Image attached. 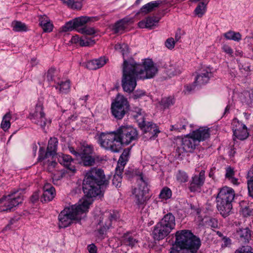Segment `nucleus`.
I'll return each instance as SVG.
<instances>
[{"label":"nucleus","mask_w":253,"mask_h":253,"mask_svg":"<svg viewBox=\"0 0 253 253\" xmlns=\"http://www.w3.org/2000/svg\"><path fill=\"white\" fill-rule=\"evenodd\" d=\"M109 179L101 169L96 168L90 169L86 173L83 182V190L88 198L95 197L101 194V186H107Z\"/></svg>","instance_id":"2"},{"label":"nucleus","mask_w":253,"mask_h":253,"mask_svg":"<svg viewBox=\"0 0 253 253\" xmlns=\"http://www.w3.org/2000/svg\"><path fill=\"white\" fill-rule=\"evenodd\" d=\"M29 118L33 123L40 126L42 129H44L45 126L50 123V121L45 117L43 107L41 104H37L34 113L30 114Z\"/></svg>","instance_id":"13"},{"label":"nucleus","mask_w":253,"mask_h":253,"mask_svg":"<svg viewBox=\"0 0 253 253\" xmlns=\"http://www.w3.org/2000/svg\"><path fill=\"white\" fill-rule=\"evenodd\" d=\"M123 241L125 245L133 247L137 243V240L128 233H126L123 236Z\"/></svg>","instance_id":"33"},{"label":"nucleus","mask_w":253,"mask_h":253,"mask_svg":"<svg viewBox=\"0 0 253 253\" xmlns=\"http://www.w3.org/2000/svg\"><path fill=\"white\" fill-rule=\"evenodd\" d=\"M181 142V148L185 152H192L199 143L192 134L185 136Z\"/></svg>","instance_id":"16"},{"label":"nucleus","mask_w":253,"mask_h":253,"mask_svg":"<svg viewBox=\"0 0 253 253\" xmlns=\"http://www.w3.org/2000/svg\"><path fill=\"white\" fill-rule=\"evenodd\" d=\"M63 177V175L61 173L58 172L56 174H53L52 178L54 184H55L58 180L61 179Z\"/></svg>","instance_id":"56"},{"label":"nucleus","mask_w":253,"mask_h":253,"mask_svg":"<svg viewBox=\"0 0 253 253\" xmlns=\"http://www.w3.org/2000/svg\"><path fill=\"white\" fill-rule=\"evenodd\" d=\"M185 125H183L181 126V125L179 126L178 124H176L174 125H172L170 126V130L171 131L173 130H180L181 129L185 128Z\"/></svg>","instance_id":"57"},{"label":"nucleus","mask_w":253,"mask_h":253,"mask_svg":"<svg viewBox=\"0 0 253 253\" xmlns=\"http://www.w3.org/2000/svg\"><path fill=\"white\" fill-rule=\"evenodd\" d=\"M57 165L56 162L54 160H52L51 161H48V170L49 171H52V169L55 167L56 165Z\"/></svg>","instance_id":"61"},{"label":"nucleus","mask_w":253,"mask_h":253,"mask_svg":"<svg viewBox=\"0 0 253 253\" xmlns=\"http://www.w3.org/2000/svg\"><path fill=\"white\" fill-rule=\"evenodd\" d=\"M98 20L97 17L81 16L76 18L72 20L67 22L62 27L60 32H66L71 31L79 27L84 25L87 22H92Z\"/></svg>","instance_id":"11"},{"label":"nucleus","mask_w":253,"mask_h":253,"mask_svg":"<svg viewBox=\"0 0 253 253\" xmlns=\"http://www.w3.org/2000/svg\"><path fill=\"white\" fill-rule=\"evenodd\" d=\"M244 204V202H242L241 203L243 215L244 217L253 215V209L251 206H245V207H243V205Z\"/></svg>","instance_id":"43"},{"label":"nucleus","mask_w":253,"mask_h":253,"mask_svg":"<svg viewBox=\"0 0 253 253\" xmlns=\"http://www.w3.org/2000/svg\"><path fill=\"white\" fill-rule=\"evenodd\" d=\"M13 30L16 32L26 31L27 30L26 25L21 22L15 21L13 23Z\"/></svg>","instance_id":"44"},{"label":"nucleus","mask_w":253,"mask_h":253,"mask_svg":"<svg viewBox=\"0 0 253 253\" xmlns=\"http://www.w3.org/2000/svg\"><path fill=\"white\" fill-rule=\"evenodd\" d=\"M55 69L53 68H50L47 72L46 76L47 78V80L48 82H51L53 81V77L55 74Z\"/></svg>","instance_id":"53"},{"label":"nucleus","mask_w":253,"mask_h":253,"mask_svg":"<svg viewBox=\"0 0 253 253\" xmlns=\"http://www.w3.org/2000/svg\"><path fill=\"white\" fill-rule=\"evenodd\" d=\"M57 144L58 140L56 138H51L48 141V146L47 147V151L45 154H43V148L41 147L40 148L39 160L42 161L44 159L48 158L49 156H51L52 159H53L54 155L56 154Z\"/></svg>","instance_id":"14"},{"label":"nucleus","mask_w":253,"mask_h":253,"mask_svg":"<svg viewBox=\"0 0 253 253\" xmlns=\"http://www.w3.org/2000/svg\"><path fill=\"white\" fill-rule=\"evenodd\" d=\"M58 161L61 165L64 166L69 171H75V167L72 164L73 159L70 156L62 154L59 156Z\"/></svg>","instance_id":"24"},{"label":"nucleus","mask_w":253,"mask_h":253,"mask_svg":"<svg viewBox=\"0 0 253 253\" xmlns=\"http://www.w3.org/2000/svg\"><path fill=\"white\" fill-rule=\"evenodd\" d=\"M236 235L243 243H248L251 238V232L248 228H240L236 231Z\"/></svg>","instance_id":"27"},{"label":"nucleus","mask_w":253,"mask_h":253,"mask_svg":"<svg viewBox=\"0 0 253 253\" xmlns=\"http://www.w3.org/2000/svg\"><path fill=\"white\" fill-rule=\"evenodd\" d=\"M208 225L213 228H217L218 227V221L216 219L211 218L208 221Z\"/></svg>","instance_id":"54"},{"label":"nucleus","mask_w":253,"mask_h":253,"mask_svg":"<svg viewBox=\"0 0 253 253\" xmlns=\"http://www.w3.org/2000/svg\"><path fill=\"white\" fill-rule=\"evenodd\" d=\"M232 129L234 135L240 140L246 139L249 135L247 128L245 125L240 124L236 119L233 120Z\"/></svg>","instance_id":"15"},{"label":"nucleus","mask_w":253,"mask_h":253,"mask_svg":"<svg viewBox=\"0 0 253 253\" xmlns=\"http://www.w3.org/2000/svg\"><path fill=\"white\" fill-rule=\"evenodd\" d=\"M192 134L199 143L201 141H204L210 136L209 129L206 127H200L194 131Z\"/></svg>","instance_id":"26"},{"label":"nucleus","mask_w":253,"mask_h":253,"mask_svg":"<svg viewBox=\"0 0 253 253\" xmlns=\"http://www.w3.org/2000/svg\"><path fill=\"white\" fill-rule=\"evenodd\" d=\"M50 21L49 18L45 15H41L39 17L40 25H41L43 23H46Z\"/></svg>","instance_id":"58"},{"label":"nucleus","mask_w":253,"mask_h":253,"mask_svg":"<svg viewBox=\"0 0 253 253\" xmlns=\"http://www.w3.org/2000/svg\"><path fill=\"white\" fill-rule=\"evenodd\" d=\"M171 195L172 193L171 190L169 188L165 187L161 191L159 197L163 199L167 200L169 199L171 197Z\"/></svg>","instance_id":"41"},{"label":"nucleus","mask_w":253,"mask_h":253,"mask_svg":"<svg viewBox=\"0 0 253 253\" xmlns=\"http://www.w3.org/2000/svg\"><path fill=\"white\" fill-rule=\"evenodd\" d=\"M23 198L18 191H13L7 196H3L0 199V203H4V206L0 208L1 211H10L12 209L22 202Z\"/></svg>","instance_id":"10"},{"label":"nucleus","mask_w":253,"mask_h":253,"mask_svg":"<svg viewBox=\"0 0 253 253\" xmlns=\"http://www.w3.org/2000/svg\"><path fill=\"white\" fill-rule=\"evenodd\" d=\"M106 63V59L104 58L101 57L87 62L86 64V67L89 70H96L103 66Z\"/></svg>","instance_id":"28"},{"label":"nucleus","mask_w":253,"mask_h":253,"mask_svg":"<svg viewBox=\"0 0 253 253\" xmlns=\"http://www.w3.org/2000/svg\"><path fill=\"white\" fill-rule=\"evenodd\" d=\"M217 208L220 214L223 217L228 215L232 209V204L227 201L216 199Z\"/></svg>","instance_id":"21"},{"label":"nucleus","mask_w":253,"mask_h":253,"mask_svg":"<svg viewBox=\"0 0 253 253\" xmlns=\"http://www.w3.org/2000/svg\"><path fill=\"white\" fill-rule=\"evenodd\" d=\"M162 3L161 0L151 1L142 6L141 8V12L144 14L148 13L153 11L155 8L159 7Z\"/></svg>","instance_id":"30"},{"label":"nucleus","mask_w":253,"mask_h":253,"mask_svg":"<svg viewBox=\"0 0 253 253\" xmlns=\"http://www.w3.org/2000/svg\"><path fill=\"white\" fill-rule=\"evenodd\" d=\"M70 88V82L69 80L65 82H61L58 84V86L56 87V89H59V92L66 93H67Z\"/></svg>","instance_id":"35"},{"label":"nucleus","mask_w":253,"mask_h":253,"mask_svg":"<svg viewBox=\"0 0 253 253\" xmlns=\"http://www.w3.org/2000/svg\"><path fill=\"white\" fill-rule=\"evenodd\" d=\"M82 160V163L84 166H92L95 164V160L91 156H84L80 157Z\"/></svg>","instance_id":"36"},{"label":"nucleus","mask_w":253,"mask_h":253,"mask_svg":"<svg viewBox=\"0 0 253 253\" xmlns=\"http://www.w3.org/2000/svg\"><path fill=\"white\" fill-rule=\"evenodd\" d=\"M234 174L235 172L233 169H232L231 167H228L226 169L225 174V177L226 178L229 179L234 177Z\"/></svg>","instance_id":"55"},{"label":"nucleus","mask_w":253,"mask_h":253,"mask_svg":"<svg viewBox=\"0 0 253 253\" xmlns=\"http://www.w3.org/2000/svg\"><path fill=\"white\" fill-rule=\"evenodd\" d=\"M176 179L180 183L185 182L188 181V176L185 172L179 170L176 175Z\"/></svg>","instance_id":"46"},{"label":"nucleus","mask_w":253,"mask_h":253,"mask_svg":"<svg viewBox=\"0 0 253 253\" xmlns=\"http://www.w3.org/2000/svg\"><path fill=\"white\" fill-rule=\"evenodd\" d=\"M174 102L173 98L171 97H169L162 98L160 103L164 109H166L172 105Z\"/></svg>","instance_id":"40"},{"label":"nucleus","mask_w":253,"mask_h":253,"mask_svg":"<svg viewBox=\"0 0 253 253\" xmlns=\"http://www.w3.org/2000/svg\"><path fill=\"white\" fill-rule=\"evenodd\" d=\"M166 46L169 49H172L174 47L175 41L172 38L168 39L165 42Z\"/></svg>","instance_id":"52"},{"label":"nucleus","mask_w":253,"mask_h":253,"mask_svg":"<svg viewBox=\"0 0 253 253\" xmlns=\"http://www.w3.org/2000/svg\"><path fill=\"white\" fill-rule=\"evenodd\" d=\"M133 117L138 123L139 127L143 132V137L146 140L155 138L160 130L156 124L145 120L142 110L138 108H135L133 111Z\"/></svg>","instance_id":"5"},{"label":"nucleus","mask_w":253,"mask_h":253,"mask_svg":"<svg viewBox=\"0 0 253 253\" xmlns=\"http://www.w3.org/2000/svg\"><path fill=\"white\" fill-rule=\"evenodd\" d=\"M224 37L227 40H232L235 41H239L241 39V36L239 33H235L233 31H229L225 33Z\"/></svg>","instance_id":"38"},{"label":"nucleus","mask_w":253,"mask_h":253,"mask_svg":"<svg viewBox=\"0 0 253 253\" xmlns=\"http://www.w3.org/2000/svg\"><path fill=\"white\" fill-rule=\"evenodd\" d=\"M138 183V187L135 188L132 191V199L139 209H143L149 198L146 195L148 191L147 182L144 179L141 174L139 175Z\"/></svg>","instance_id":"7"},{"label":"nucleus","mask_w":253,"mask_h":253,"mask_svg":"<svg viewBox=\"0 0 253 253\" xmlns=\"http://www.w3.org/2000/svg\"><path fill=\"white\" fill-rule=\"evenodd\" d=\"M87 249L89 253H97V248L94 244L88 245Z\"/></svg>","instance_id":"62"},{"label":"nucleus","mask_w":253,"mask_h":253,"mask_svg":"<svg viewBox=\"0 0 253 253\" xmlns=\"http://www.w3.org/2000/svg\"><path fill=\"white\" fill-rule=\"evenodd\" d=\"M92 152V148L90 146H83L82 148V152L80 153V157L84 156H90Z\"/></svg>","instance_id":"47"},{"label":"nucleus","mask_w":253,"mask_h":253,"mask_svg":"<svg viewBox=\"0 0 253 253\" xmlns=\"http://www.w3.org/2000/svg\"><path fill=\"white\" fill-rule=\"evenodd\" d=\"M70 42L72 43H79L82 46H90L95 43L94 40L91 38H87L85 36H83L80 38L78 35L73 36Z\"/></svg>","instance_id":"25"},{"label":"nucleus","mask_w":253,"mask_h":253,"mask_svg":"<svg viewBox=\"0 0 253 253\" xmlns=\"http://www.w3.org/2000/svg\"><path fill=\"white\" fill-rule=\"evenodd\" d=\"M130 151V148H127L123 151V152L120 157L118 161V165H120L121 166H118L117 167V171L118 170H123L125 165L126 164V162L127 161L129 157V153Z\"/></svg>","instance_id":"31"},{"label":"nucleus","mask_w":253,"mask_h":253,"mask_svg":"<svg viewBox=\"0 0 253 253\" xmlns=\"http://www.w3.org/2000/svg\"><path fill=\"white\" fill-rule=\"evenodd\" d=\"M11 115L10 113H6L2 118L1 123V127L4 131H6L10 126V120Z\"/></svg>","instance_id":"34"},{"label":"nucleus","mask_w":253,"mask_h":253,"mask_svg":"<svg viewBox=\"0 0 253 253\" xmlns=\"http://www.w3.org/2000/svg\"><path fill=\"white\" fill-rule=\"evenodd\" d=\"M91 202L87 200H84L78 205H72L65 208L59 214V227L65 228L69 226L73 221H80L82 215L87 211Z\"/></svg>","instance_id":"4"},{"label":"nucleus","mask_w":253,"mask_h":253,"mask_svg":"<svg viewBox=\"0 0 253 253\" xmlns=\"http://www.w3.org/2000/svg\"><path fill=\"white\" fill-rule=\"evenodd\" d=\"M206 6V4L204 2H200L195 10V14L198 16L201 17L205 12Z\"/></svg>","instance_id":"45"},{"label":"nucleus","mask_w":253,"mask_h":253,"mask_svg":"<svg viewBox=\"0 0 253 253\" xmlns=\"http://www.w3.org/2000/svg\"><path fill=\"white\" fill-rule=\"evenodd\" d=\"M123 170L118 171L116 170V172L115 174L114 175L113 180H112V183L114 185H115L116 187H120L121 186V182H122V177L121 176L122 171Z\"/></svg>","instance_id":"37"},{"label":"nucleus","mask_w":253,"mask_h":253,"mask_svg":"<svg viewBox=\"0 0 253 253\" xmlns=\"http://www.w3.org/2000/svg\"><path fill=\"white\" fill-rule=\"evenodd\" d=\"M145 95V93L143 90L141 89H137L133 93V94L131 95L130 98H131L134 100H137L138 99L140 98Z\"/></svg>","instance_id":"48"},{"label":"nucleus","mask_w":253,"mask_h":253,"mask_svg":"<svg viewBox=\"0 0 253 253\" xmlns=\"http://www.w3.org/2000/svg\"><path fill=\"white\" fill-rule=\"evenodd\" d=\"M138 26L141 28H147L146 20H142L138 23Z\"/></svg>","instance_id":"64"},{"label":"nucleus","mask_w":253,"mask_h":253,"mask_svg":"<svg viewBox=\"0 0 253 253\" xmlns=\"http://www.w3.org/2000/svg\"><path fill=\"white\" fill-rule=\"evenodd\" d=\"M121 52L124 57L122 86L124 91L132 92L137 85V79H151L157 73V67L150 59H145L141 63H138L133 58L125 59V55L129 53L126 44H123Z\"/></svg>","instance_id":"1"},{"label":"nucleus","mask_w":253,"mask_h":253,"mask_svg":"<svg viewBox=\"0 0 253 253\" xmlns=\"http://www.w3.org/2000/svg\"><path fill=\"white\" fill-rule=\"evenodd\" d=\"M165 71L169 78L179 75L181 73V70L178 66L171 63L166 65Z\"/></svg>","instance_id":"32"},{"label":"nucleus","mask_w":253,"mask_h":253,"mask_svg":"<svg viewBox=\"0 0 253 253\" xmlns=\"http://www.w3.org/2000/svg\"><path fill=\"white\" fill-rule=\"evenodd\" d=\"M129 21L127 18H124L118 21L113 26L115 33H123L127 28Z\"/></svg>","instance_id":"29"},{"label":"nucleus","mask_w":253,"mask_h":253,"mask_svg":"<svg viewBox=\"0 0 253 253\" xmlns=\"http://www.w3.org/2000/svg\"><path fill=\"white\" fill-rule=\"evenodd\" d=\"M183 34L184 33L180 29L177 30L175 35V41H179V40L181 39V36L183 35Z\"/></svg>","instance_id":"60"},{"label":"nucleus","mask_w":253,"mask_h":253,"mask_svg":"<svg viewBox=\"0 0 253 253\" xmlns=\"http://www.w3.org/2000/svg\"><path fill=\"white\" fill-rule=\"evenodd\" d=\"M211 76L212 73L210 69L203 70L197 75L194 84L200 86L205 84Z\"/></svg>","instance_id":"20"},{"label":"nucleus","mask_w":253,"mask_h":253,"mask_svg":"<svg viewBox=\"0 0 253 253\" xmlns=\"http://www.w3.org/2000/svg\"><path fill=\"white\" fill-rule=\"evenodd\" d=\"M78 31L79 32L84 34V36L85 37H86V35H92L97 32V30H95L94 28L86 27L80 29Z\"/></svg>","instance_id":"42"},{"label":"nucleus","mask_w":253,"mask_h":253,"mask_svg":"<svg viewBox=\"0 0 253 253\" xmlns=\"http://www.w3.org/2000/svg\"><path fill=\"white\" fill-rule=\"evenodd\" d=\"M118 138L116 130L107 133L102 132L99 136L98 141L105 150L118 153L122 148V144Z\"/></svg>","instance_id":"6"},{"label":"nucleus","mask_w":253,"mask_h":253,"mask_svg":"<svg viewBox=\"0 0 253 253\" xmlns=\"http://www.w3.org/2000/svg\"><path fill=\"white\" fill-rule=\"evenodd\" d=\"M39 199V194L38 192H36L33 193L31 197V201L33 203H35L38 201Z\"/></svg>","instance_id":"59"},{"label":"nucleus","mask_w":253,"mask_h":253,"mask_svg":"<svg viewBox=\"0 0 253 253\" xmlns=\"http://www.w3.org/2000/svg\"><path fill=\"white\" fill-rule=\"evenodd\" d=\"M248 188L249 195L253 198V176L248 181Z\"/></svg>","instance_id":"51"},{"label":"nucleus","mask_w":253,"mask_h":253,"mask_svg":"<svg viewBox=\"0 0 253 253\" xmlns=\"http://www.w3.org/2000/svg\"><path fill=\"white\" fill-rule=\"evenodd\" d=\"M170 231L158 222L154 227L152 235L155 240L160 241L167 237Z\"/></svg>","instance_id":"18"},{"label":"nucleus","mask_w":253,"mask_h":253,"mask_svg":"<svg viewBox=\"0 0 253 253\" xmlns=\"http://www.w3.org/2000/svg\"><path fill=\"white\" fill-rule=\"evenodd\" d=\"M205 179V171L202 170L198 175L192 177L190 182L189 189L191 192H195L200 189L204 183Z\"/></svg>","instance_id":"17"},{"label":"nucleus","mask_w":253,"mask_h":253,"mask_svg":"<svg viewBox=\"0 0 253 253\" xmlns=\"http://www.w3.org/2000/svg\"><path fill=\"white\" fill-rule=\"evenodd\" d=\"M111 113L117 120H121L129 110V104L127 99L124 95L118 93L111 104Z\"/></svg>","instance_id":"8"},{"label":"nucleus","mask_w":253,"mask_h":253,"mask_svg":"<svg viewBox=\"0 0 253 253\" xmlns=\"http://www.w3.org/2000/svg\"><path fill=\"white\" fill-rule=\"evenodd\" d=\"M224 51L228 54H231L233 53L232 49L227 45H224L223 47Z\"/></svg>","instance_id":"63"},{"label":"nucleus","mask_w":253,"mask_h":253,"mask_svg":"<svg viewBox=\"0 0 253 253\" xmlns=\"http://www.w3.org/2000/svg\"><path fill=\"white\" fill-rule=\"evenodd\" d=\"M234 197L235 193L233 189L228 187H224L220 189L216 197V199L232 203Z\"/></svg>","instance_id":"19"},{"label":"nucleus","mask_w":253,"mask_h":253,"mask_svg":"<svg viewBox=\"0 0 253 253\" xmlns=\"http://www.w3.org/2000/svg\"><path fill=\"white\" fill-rule=\"evenodd\" d=\"M41 26L42 27L44 32H50L52 30L53 25L51 23L50 21L43 23L41 25Z\"/></svg>","instance_id":"50"},{"label":"nucleus","mask_w":253,"mask_h":253,"mask_svg":"<svg viewBox=\"0 0 253 253\" xmlns=\"http://www.w3.org/2000/svg\"><path fill=\"white\" fill-rule=\"evenodd\" d=\"M146 24L147 25V28L152 29L155 26L160 20V18L156 16L148 17L146 18Z\"/></svg>","instance_id":"39"},{"label":"nucleus","mask_w":253,"mask_h":253,"mask_svg":"<svg viewBox=\"0 0 253 253\" xmlns=\"http://www.w3.org/2000/svg\"><path fill=\"white\" fill-rule=\"evenodd\" d=\"M175 247L169 253H196L201 245L200 239L188 230L178 231L175 233Z\"/></svg>","instance_id":"3"},{"label":"nucleus","mask_w":253,"mask_h":253,"mask_svg":"<svg viewBox=\"0 0 253 253\" xmlns=\"http://www.w3.org/2000/svg\"><path fill=\"white\" fill-rule=\"evenodd\" d=\"M55 195V190L49 184H46L43 187V193L41 198V201L49 202L52 200Z\"/></svg>","instance_id":"23"},{"label":"nucleus","mask_w":253,"mask_h":253,"mask_svg":"<svg viewBox=\"0 0 253 253\" xmlns=\"http://www.w3.org/2000/svg\"><path fill=\"white\" fill-rule=\"evenodd\" d=\"M159 222L171 231L175 226V217L171 213L169 212L166 214Z\"/></svg>","instance_id":"22"},{"label":"nucleus","mask_w":253,"mask_h":253,"mask_svg":"<svg viewBox=\"0 0 253 253\" xmlns=\"http://www.w3.org/2000/svg\"><path fill=\"white\" fill-rule=\"evenodd\" d=\"M122 145H128L138 138V132L136 128L131 126H121L116 130Z\"/></svg>","instance_id":"9"},{"label":"nucleus","mask_w":253,"mask_h":253,"mask_svg":"<svg viewBox=\"0 0 253 253\" xmlns=\"http://www.w3.org/2000/svg\"><path fill=\"white\" fill-rule=\"evenodd\" d=\"M235 253H253V249L250 246H243L237 250Z\"/></svg>","instance_id":"49"},{"label":"nucleus","mask_w":253,"mask_h":253,"mask_svg":"<svg viewBox=\"0 0 253 253\" xmlns=\"http://www.w3.org/2000/svg\"><path fill=\"white\" fill-rule=\"evenodd\" d=\"M119 217L118 213L114 211L105 212L98 223L99 227L98 228V232L100 235H104L107 230L111 226L112 222L116 221Z\"/></svg>","instance_id":"12"}]
</instances>
